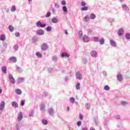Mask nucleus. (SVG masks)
I'll use <instances>...</instances> for the list:
<instances>
[{
  "label": "nucleus",
  "mask_w": 130,
  "mask_h": 130,
  "mask_svg": "<svg viewBox=\"0 0 130 130\" xmlns=\"http://www.w3.org/2000/svg\"><path fill=\"white\" fill-rule=\"evenodd\" d=\"M110 43L113 47H115V46H116V43H115V41H114L113 40H110Z\"/></svg>",
  "instance_id": "4468645a"
},
{
  "label": "nucleus",
  "mask_w": 130,
  "mask_h": 130,
  "mask_svg": "<svg viewBox=\"0 0 130 130\" xmlns=\"http://www.w3.org/2000/svg\"><path fill=\"white\" fill-rule=\"evenodd\" d=\"M11 104L13 107H14L15 108H18V107H19V105L18 104V103L16 102H12Z\"/></svg>",
  "instance_id": "ddd939ff"
},
{
  "label": "nucleus",
  "mask_w": 130,
  "mask_h": 130,
  "mask_svg": "<svg viewBox=\"0 0 130 130\" xmlns=\"http://www.w3.org/2000/svg\"><path fill=\"white\" fill-rule=\"evenodd\" d=\"M61 57H65L66 58H68L69 56H70V55L69 54H67L66 53H62L61 54Z\"/></svg>",
  "instance_id": "a211bd4d"
},
{
  "label": "nucleus",
  "mask_w": 130,
  "mask_h": 130,
  "mask_svg": "<svg viewBox=\"0 0 130 130\" xmlns=\"http://www.w3.org/2000/svg\"><path fill=\"white\" fill-rule=\"evenodd\" d=\"M48 71L49 73H51V72H52V68H48Z\"/></svg>",
  "instance_id": "0e129e2a"
},
{
  "label": "nucleus",
  "mask_w": 130,
  "mask_h": 130,
  "mask_svg": "<svg viewBox=\"0 0 130 130\" xmlns=\"http://www.w3.org/2000/svg\"><path fill=\"white\" fill-rule=\"evenodd\" d=\"M52 59L53 61H57V56H52Z\"/></svg>",
  "instance_id": "4c0bfd02"
},
{
  "label": "nucleus",
  "mask_w": 130,
  "mask_h": 130,
  "mask_svg": "<svg viewBox=\"0 0 130 130\" xmlns=\"http://www.w3.org/2000/svg\"><path fill=\"white\" fill-rule=\"evenodd\" d=\"M109 22H110V23H112V22H114V19H113L112 18H109Z\"/></svg>",
  "instance_id": "13d9d810"
},
{
  "label": "nucleus",
  "mask_w": 130,
  "mask_h": 130,
  "mask_svg": "<svg viewBox=\"0 0 130 130\" xmlns=\"http://www.w3.org/2000/svg\"><path fill=\"white\" fill-rule=\"evenodd\" d=\"M18 82H24L25 81V78L24 77H20L17 79Z\"/></svg>",
  "instance_id": "cd10ccee"
},
{
  "label": "nucleus",
  "mask_w": 130,
  "mask_h": 130,
  "mask_svg": "<svg viewBox=\"0 0 130 130\" xmlns=\"http://www.w3.org/2000/svg\"><path fill=\"white\" fill-rule=\"evenodd\" d=\"M94 120L95 124L97 125L98 124V122H97V117H94Z\"/></svg>",
  "instance_id": "864d4df0"
},
{
  "label": "nucleus",
  "mask_w": 130,
  "mask_h": 130,
  "mask_svg": "<svg viewBox=\"0 0 130 130\" xmlns=\"http://www.w3.org/2000/svg\"><path fill=\"white\" fill-rule=\"evenodd\" d=\"M45 31L43 29H39L36 31L37 35H39V36H42L44 35Z\"/></svg>",
  "instance_id": "7ed1b4c3"
},
{
  "label": "nucleus",
  "mask_w": 130,
  "mask_h": 130,
  "mask_svg": "<svg viewBox=\"0 0 130 130\" xmlns=\"http://www.w3.org/2000/svg\"><path fill=\"white\" fill-rule=\"evenodd\" d=\"M124 32V30H123V28H120L118 31V36H122V35H123Z\"/></svg>",
  "instance_id": "9b49d317"
},
{
  "label": "nucleus",
  "mask_w": 130,
  "mask_h": 130,
  "mask_svg": "<svg viewBox=\"0 0 130 130\" xmlns=\"http://www.w3.org/2000/svg\"><path fill=\"white\" fill-rule=\"evenodd\" d=\"M13 49H14V50H18V49H19V46H18V45H15L13 46Z\"/></svg>",
  "instance_id": "37998d69"
},
{
  "label": "nucleus",
  "mask_w": 130,
  "mask_h": 130,
  "mask_svg": "<svg viewBox=\"0 0 130 130\" xmlns=\"http://www.w3.org/2000/svg\"><path fill=\"white\" fill-rule=\"evenodd\" d=\"M54 5H55V7H56V8L57 9H58V8H59V5H57V4L55 3Z\"/></svg>",
  "instance_id": "69168bd1"
},
{
  "label": "nucleus",
  "mask_w": 130,
  "mask_h": 130,
  "mask_svg": "<svg viewBox=\"0 0 130 130\" xmlns=\"http://www.w3.org/2000/svg\"><path fill=\"white\" fill-rule=\"evenodd\" d=\"M80 88H81V84H80V82H78L76 84V90H80Z\"/></svg>",
  "instance_id": "a878e982"
},
{
  "label": "nucleus",
  "mask_w": 130,
  "mask_h": 130,
  "mask_svg": "<svg viewBox=\"0 0 130 130\" xmlns=\"http://www.w3.org/2000/svg\"><path fill=\"white\" fill-rule=\"evenodd\" d=\"M77 125L78 126H81L82 125V121H78L77 122Z\"/></svg>",
  "instance_id": "c03bdc74"
},
{
  "label": "nucleus",
  "mask_w": 130,
  "mask_h": 130,
  "mask_svg": "<svg viewBox=\"0 0 130 130\" xmlns=\"http://www.w3.org/2000/svg\"><path fill=\"white\" fill-rule=\"evenodd\" d=\"M89 20H90V17H89V16L86 15L83 19L84 22H85V23L87 22L88 21H89Z\"/></svg>",
  "instance_id": "5701e85b"
},
{
  "label": "nucleus",
  "mask_w": 130,
  "mask_h": 130,
  "mask_svg": "<svg viewBox=\"0 0 130 130\" xmlns=\"http://www.w3.org/2000/svg\"><path fill=\"white\" fill-rule=\"evenodd\" d=\"M16 11V6H12L11 8V12H15Z\"/></svg>",
  "instance_id": "a18cd8bd"
},
{
  "label": "nucleus",
  "mask_w": 130,
  "mask_h": 130,
  "mask_svg": "<svg viewBox=\"0 0 130 130\" xmlns=\"http://www.w3.org/2000/svg\"><path fill=\"white\" fill-rule=\"evenodd\" d=\"M61 5H62V6H66V1H62Z\"/></svg>",
  "instance_id": "680f3d73"
},
{
  "label": "nucleus",
  "mask_w": 130,
  "mask_h": 130,
  "mask_svg": "<svg viewBox=\"0 0 130 130\" xmlns=\"http://www.w3.org/2000/svg\"><path fill=\"white\" fill-rule=\"evenodd\" d=\"M104 89L106 91H109V90H110V87H109V86H108V85H105L104 86Z\"/></svg>",
  "instance_id": "e433bc0d"
},
{
  "label": "nucleus",
  "mask_w": 130,
  "mask_h": 130,
  "mask_svg": "<svg viewBox=\"0 0 130 130\" xmlns=\"http://www.w3.org/2000/svg\"><path fill=\"white\" fill-rule=\"evenodd\" d=\"M32 41L34 43H35L37 41V40L35 38L32 39Z\"/></svg>",
  "instance_id": "4d7b16f0"
},
{
  "label": "nucleus",
  "mask_w": 130,
  "mask_h": 130,
  "mask_svg": "<svg viewBox=\"0 0 130 130\" xmlns=\"http://www.w3.org/2000/svg\"><path fill=\"white\" fill-rule=\"evenodd\" d=\"M36 26L37 27H39L40 28H44L46 26V24H42L41 23V21H39L37 22Z\"/></svg>",
  "instance_id": "f03ea898"
},
{
  "label": "nucleus",
  "mask_w": 130,
  "mask_h": 130,
  "mask_svg": "<svg viewBox=\"0 0 130 130\" xmlns=\"http://www.w3.org/2000/svg\"><path fill=\"white\" fill-rule=\"evenodd\" d=\"M78 36H79V37H82L83 36V31L82 30L79 31Z\"/></svg>",
  "instance_id": "a19ab883"
},
{
  "label": "nucleus",
  "mask_w": 130,
  "mask_h": 130,
  "mask_svg": "<svg viewBox=\"0 0 130 130\" xmlns=\"http://www.w3.org/2000/svg\"><path fill=\"white\" fill-rule=\"evenodd\" d=\"M3 46H4V47H5V48H7V47L8 46V44H7V43H4L3 44Z\"/></svg>",
  "instance_id": "052dcab7"
},
{
  "label": "nucleus",
  "mask_w": 130,
  "mask_h": 130,
  "mask_svg": "<svg viewBox=\"0 0 130 130\" xmlns=\"http://www.w3.org/2000/svg\"><path fill=\"white\" fill-rule=\"evenodd\" d=\"M82 41L83 42L87 43L90 41V38H89L87 36L84 35L82 37Z\"/></svg>",
  "instance_id": "39448f33"
},
{
  "label": "nucleus",
  "mask_w": 130,
  "mask_h": 130,
  "mask_svg": "<svg viewBox=\"0 0 130 130\" xmlns=\"http://www.w3.org/2000/svg\"><path fill=\"white\" fill-rule=\"evenodd\" d=\"M22 119H23V113H22V112H20L18 115L17 120L18 121H21Z\"/></svg>",
  "instance_id": "0eeeda50"
},
{
  "label": "nucleus",
  "mask_w": 130,
  "mask_h": 130,
  "mask_svg": "<svg viewBox=\"0 0 130 130\" xmlns=\"http://www.w3.org/2000/svg\"><path fill=\"white\" fill-rule=\"evenodd\" d=\"M86 5H87V4L85 3V2H81V6H82V7H86Z\"/></svg>",
  "instance_id": "de8ad7c7"
},
{
  "label": "nucleus",
  "mask_w": 130,
  "mask_h": 130,
  "mask_svg": "<svg viewBox=\"0 0 130 130\" xmlns=\"http://www.w3.org/2000/svg\"><path fill=\"white\" fill-rule=\"evenodd\" d=\"M121 104L122 105H125L126 104V102H124V101H121Z\"/></svg>",
  "instance_id": "bf43d9fd"
},
{
  "label": "nucleus",
  "mask_w": 130,
  "mask_h": 130,
  "mask_svg": "<svg viewBox=\"0 0 130 130\" xmlns=\"http://www.w3.org/2000/svg\"><path fill=\"white\" fill-rule=\"evenodd\" d=\"M93 41L94 42H99V38L97 37L93 38Z\"/></svg>",
  "instance_id": "58836bf2"
},
{
  "label": "nucleus",
  "mask_w": 130,
  "mask_h": 130,
  "mask_svg": "<svg viewBox=\"0 0 130 130\" xmlns=\"http://www.w3.org/2000/svg\"><path fill=\"white\" fill-rule=\"evenodd\" d=\"M76 79H77L78 80H82V78H83V76L82 75V74L79 72L76 73Z\"/></svg>",
  "instance_id": "1a4fd4ad"
},
{
  "label": "nucleus",
  "mask_w": 130,
  "mask_h": 130,
  "mask_svg": "<svg viewBox=\"0 0 130 130\" xmlns=\"http://www.w3.org/2000/svg\"><path fill=\"white\" fill-rule=\"evenodd\" d=\"M36 54L37 56H38V57H39V58H41V57H42V54L40 53L39 52H37L36 53Z\"/></svg>",
  "instance_id": "bb28decb"
},
{
  "label": "nucleus",
  "mask_w": 130,
  "mask_h": 130,
  "mask_svg": "<svg viewBox=\"0 0 130 130\" xmlns=\"http://www.w3.org/2000/svg\"><path fill=\"white\" fill-rule=\"evenodd\" d=\"M2 71L4 74H7V67L6 66H3L2 68Z\"/></svg>",
  "instance_id": "393cba45"
},
{
  "label": "nucleus",
  "mask_w": 130,
  "mask_h": 130,
  "mask_svg": "<svg viewBox=\"0 0 130 130\" xmlns=\"http://www.w3.org/2000/svg\"><path fill=\"white\" fill-rule=\"evenodd\" d=\"M105 41V39H104V38H102L101 40H99V42L100 43V44H101V45H103V44H104Z\"/></svg>",
  "instance_id": "4be33fe9"
},
{
  "label": "nucleus",
  "mask_w": 130,
  "mask_h": 130,
  "mask_svg": "<svg viewBox=\"0 0 130 130\" xmlns=\"http://www.w3.org/2000/svg\"><path fill=\"white\" fill-rule=\"evenodd\" d=\"M91 19V20H94V19H96V15L94 13H91L90 15L89 19Z\"/></svg>",
  "instance_id": "412c9836"
},
{
  "label": "nucleus",
  "mask_w": 130,
  "mask_h": 130,
  "mask_svg": "<svg viewBox=\"0 0 130 130\" xmlns=\"http://www.w3.org/2000/svg\"><path fill=\"white\" fill-rule=\"evenodd\" d=\"M125 38L127 40H129L130 39V34H126Z\"/></svg>",
  "instance_id": "ea45409f"
},
{
  "label": "nucleus",
  "mask_w": 130,
  "mask_h": 130,
  "mask_svg": "<svg viewBox=\"0 0 130 130\" xmlns=\"http://www.w3.org/2000/svg\"><path fill=\"white\" fill-rule=\"evenodd\" d=\"M117 119H120V116L119 115L116 116Z\"/></svg>",
  "instance_id": "774afa93"
},
{
  "label": "nucleus",
  "mask_w": 130,
  "mask_h": 130,
  "mask_svg": "<svg viewBox=\"0 0 130 130\" xmlns=\"http://www.w3.org/2000/svg\"><path fill=\"white\" fill-rule=\"evenodd\" d=\"M117 79L119 82H121L123 79V77L122 76V75L121 74H118L117 76Z\"/></svg>",
  "instance_id": "9d476101"
},
{
  "label": "nucleus",
  "mask_w": 130,
  "mask_h": 130,
  "mask_svg": "<svg viewBox=\"0 0 130 130\" xmlns=\"http://www.w3.org/2000/svg\"><path fill=\"white\" fill-rule=\"evenodd\" d=\"M0 40L2 41H5V40H6V36L4 34L1 35L0 37Z\"/></svg>",
  "instance_id": "b1692460"
},
{
  "label": "nucleus",
  "mask_w": 130,
  "mask_h": 130,
  "mask_svg": "<svg viewBox=\"0 0 130 130\" xmlns=\"http://www.w3.org/2000/svg\"><path fill=\"white\" fill-rule=\"evenodd\" d=\"M15 35L16 37H20V33L19 32H15Z\"/></svg>",
  "instance_id": "603ef678"
},
{
  "label": "nucleus",
  "mask_w": 130,
  "mask_h": 130,
  "mask_svg": "<svg viewBox=\"0 0 130 130\" xmlns=\"http://www.w3.org/2000/svg\"><path fill=\"white\" fill-rule=\"evenodd\" d=\"M51 15V13L50 12H48L47 13V14L45 16L46 18H49L50 17V15Z\"/></svg>",
  "instance_id": "79ce46f5"
},
{
  "label": "nucleus",
  "mask_w": 130,
  "mask_h": 130,
  "mask_svg": "<svg viewBox=\"0 0 130 130\" xmlns=\"http://www.w3.org/2000/svg\"><path fill=\"white\" fill-rule=\"evenodd\" d=\"M81 11H88L89 8L87 6H84L83 7L81 8Z\"/></svg>",
  "instance_id": "2f4dec72"
},
{
  "label": "nucleus",
  "mask_w": 130,
  "mask_h": 130,
  "mask_svg": "<svg viewBox=\"0 0 130 130\" xmlns=\"http://www.w3.org/2000/svg\"><path fill=\"white\" fill-rule=\"evenodd\" d=\"M52 23H53L54 24H56V23H58V19H57L55 17H53L51 19Z\"/></svg>",
  "instance_id": "2eb2a0df"
},
{
  "label": "nucleus",
  "mask_w": 130,
  "mask_h": 130,
  "mask_svg": "<svg viewBox=\"0 0 130 130\" xmlns=\"http://www.w3.org/2000/svg\"><path fill=\"white\" fill-rule=\"evenodd\" d=\"M16 69L17 70H18V72H22V69H21V68L20 67H16Z\"/></svg>",
  "instance_id": "5fc2aeb1"
},
{
  "label": "nucleus",
  "mask_w": 130,
  "mask_h": 130,
  "mask_svg": "<svg viewBox=\"0 0 130 130\" xmlns=\"http://www.w3.org/2000/svg\"><path fill=\"white\" fill-rule=\"evenodd\" d=\"M8 29L10 32H13V31H14V27H13V25H9Z\"/></svg>",
  "instance_id": "c756f323"
},
{
  "label": "nucleus",
  "mask_w": 130,
  "mask_h": 130,
  "mask_svg": "<svg viewBox=\"0 0 130 130\" xmlns=\"http://www.w3.org/2000/svg\"><path fill=\"white\" fill-rule=\"evenodd\" d=\"M48 48H49L48 44L45 43H43L41 46V49L43 51H46Z\"/></svg>",
  "instance_id": "f257e3e1"
},
{
  "label": "nucleus",
  "mask_w": 130,
  "mask_h": 130,
  "mask_svg": "<svg viewBox=\"0 0 130 130\" xmlns=\"http://www.w3.org/2000/svg\"><path fill=\"white\" fill-rule=\"evenodd\" d=\"M48 113L50 116H52L54 114V111H53V109L52 108H49L48 110Z\"/></svg>",
  "instance_id": "423d86ee"
},
{
  "label": "nucleus",
  "mask_w": 130,
  "mask_h": 130,
  "mask_svg": "<svg viewBox=\"0 0 130 130\" xmlns=\"http://www.w3.org/2000/svg\"><path fill=\"white\" fill-rule=\"evenodd\" d=\"M122 9L123 11H125V12H128L129 11V8L126 6V5L123 4L122 6Z\"/></svg>",
  "instance_id": "6e6552de"
},
{
  "label": "nucleus",
  "mask_w": 130,
  "mask_h": 130,
  "mask_svg": "<svg viewBox=\"0 0 130 130\" xmlns=\"http://www.w3.org/2000/svg\"><path fill=\"white\" fill-rule=\"evenodd\" d=\"M5 106H6V103H5V101H2L0 104V111H1V112H3V110H4Z\"/></svg>",
  "instance_id": "20e7f679"
},
{
  "label": "nucleus",
  "mask_w": 130,
  "mask_h": 130,
  "mask_svg": "<svg viewBox=\"0 0 130 130\" xmlns=\"http://www.w3.org/2000/svg\"><path fill=\"white\" fill-rule=\"evenodd\" d=\"M43 96H45V97H46V96H48V92H44L43 93Z\"/></svg>",
  "instance_id": "8fccbe9b"
},
{
  "label": "nucleus",
  "mask_w": 130,
  "mask_h": 130,
  "mask_svg": "<svg viewBox=\"0 0 130 130\" xmlns=\"http://www.w3.org/2000/svg\"><path fill=\"white\" fill-rule=\"evenodd\" d=\"M90 55L92 57H97V52L96 51H92L90 52Z\"/></svg>",
  "instance_id": "f8f14e48"
},
{
  "label": "nucleus",
  "mask_w": 130,
  "mask_h": 130,
  "mask_svg": "<svg viewBox=\"0 0 130 130\" xmlns=\"http://www.w3.org/2000/svg\"><path fill=\"white\" fill-rule=\"evenodd\" d=\"M81 130H88V128L87 127H83Z\"/></svg>",
  "instance_id": "338daca9"
},
{
  "label": "nucleus",
  "mask_w": 130,
  "mask_h": 130,
  "mask_svg": "<svg viewBox=\"0 0 130 130\" xmlns=\"http://www.w3.org/2000/svg\"><path fill=\"white\" fill-rule=\"evenodd\" d=\"M102 74L104 75V77H107V74L106 73V71H103Z\"/></svg>",
  "instance_id": "3c124183"
},
{
  "label": "nucleus",
  "mask_w": 130,
  "mask_h": 130,
  "mask_svg": "<svg viewBox=\"0 0 130 130\" xmlns=\"http://www.w3.org/2000/svg\"><path fill=\"white\" fill-rule=\"evenodd\" d=\"M25 100H22L21 101V106H24V105H25Z\"/></svg>",
  "instance_id": "49530a36"
},
{
  "label": "nucleus",
  "mask_w": 130,
  "mask_h": 130,
  "mask_svg": "<svg viewBox=\"0 0 130 130\" xmlns=\"http://www.w3.org/2000/svg\"><path fill=\"white\" fill-rule=\"evenodd\" d=\"M87 59L86 58H83V62H84V63H86L87 62Z\"/></svg>",
  "instance_id": "e2e57ef3"
},
{
  "label": "nucleus",
  "mask_w": 130,
  "mask_h": 130,
  "mask_svg": "<svg viewBox=\"0 0 130 130\" xmlns=\"http://www.w3.org/2000/svg\"><path fill=\"white\" fill-rule=\"evenodd\" d=\"M91 108V104H90L89 103H87L85 104V108L87 109H90Z\"/></svg>",
  "instance_id": "c85d7f7f"
},
{
  "label": "nucleus",
  "mask_w": 130,
  "mask_h": 130,
  "mask_svg": "<svg viewBox=\"0 0 130 130\" xmlns=\"http://www.w3.org/2000/svg\"><path fill=\"white\" fill-rule=\"evenodd\" d=\"M34 114V111H32L30 113H29L28 116H29V117H31V116L33 117Z\"/></svg>",
  "instance_id": "09e8293b"
},
{
  "label": "nucleus",
  "mask_w": 130,
  "mask_h": 130,
  "mask_svg": "<svg viewBox=\"0 0 130 130\" xmlns=\"http://www.w3.org/2000/svg\"><path fill=\"white\" fill-rule=\"evenodd\" d=\"M62 10L64 13H68V8H67V6H63Z\"/></svg>",
  "instance_id": "72a5a7b5"
},
{
  "label": "nucleus",
  "mask_w": 130,
  "mask_h": 130,
  "mask_svg": "<svg viewBox=\"0 0 130 130\" xmlns=\"http://www.w3.org/2000/svg\"><path fill=\"white\" fill-rule=\"evenodd\" d=\"M9 60L12 61V62H17V59L14 56H12L9 58Z\"/></svg>",
  "instance_id": "f3484780"
},
{
  "label": "nucleus",
  "mask_w": 130,
  "mask_h": 130,
  "mask_svg": "<svg viewBox=\"0 0 130 130\" xmlns=\"http://www.w3.org/2000/svg\"><path fill=\"white\" fill-rule=\"evenodd\" d=\"M70 100L72 104H74V103H75V98H74L73 97L70 98Z\"/></svg>",
  "instance_id": "f704fd0d"
},
{
  "label": "nucleus",
  "mask_w": 130,
  "mask_h": 130,
  "mask_svg": "<svg viewBox=\"0 0 130 130\" xmlns=\"http://www.w3.org/2000/svg\"><path fill=\"white\" fill-rule=\"evenodd\" d=\"M51 29H52L51 28V26H48L47 27H46V31H47V32H50V31H51Z\"/></svg>",
  "instance_id": "c9c22d12"
},
{
  "label": "nucleus",
  "mask_w": 130,
  "mask_h": 130,
  "mask_svg": "<svg viewBox=\"0 0 130 130\" xmlns=\"http://www.w3.org/2000/svg\"><path fill=\"white\" fill-rule=\"evenodd\" d=\"M42 122L43 124L44 125H46L47 124H48V122L46 119H43L42 120Z\"/></svg>",
  "instance_id": "7c9ffc66"
},
{
  "label": "nucleus",
  "mask_w": 130,
  "mask_h": 130,
  "mask_svg": "<svg viewBox=\"0 0 130 130\" xmlns=\"http://www.w3.org/2000/svg\"><path fill=\"white\" fill-rule=\"evenodd\" d=\"M79 118L81 120H83V115H82L81 114H80Z\"/></svg>",
  "instance_id": "6e6d98bb"
},
{
  "label": "nucleus",
  "mask_w": 130,
  "mask_h": 130,
  "mask_svg": "<svg viewBox=\"0 0 130 130\" xmlns=\"http://www.w3.org/2000/svg\"><path fill=\"white\" fill-rule=\"evenodd\" d=\"M15 128L17 130H19V129H20V128H21V126L20 125V123L16 124V125L15 126Z\"/></svg>",
  "instance_id": "473e14b6"
},
{
  "label": "nucleus",
  "mask_w": 130,
  "mask_h": 130,
  "mask_svg": "<svg viewBox=\"0 0 130 130\" xmlns=\"http://www.w3.org/2000/svg\"><path fill=\"white\" fill-rule=\"evenodd\" d=\"M9 79L10 82H15V79L14 78V77H13L12 75H9Z\"/></svg>",
  "instance_id": "6ab92c4d"
},
{
  "label": "nucleus",
  "mask_w": 130,
  "mask_h": 130,
  "mask_svg": "<svg viewBox=\"0 0 130 130\" xmlns=\"http://www.w3.org/2000/svg\"><path fill=\"white\" fill-rule=\"evenodd\" d=\"M15 92L17 95H22V90L19 88L15 89Z\"/></svg>",
  "instance_id": "dca6fc26"
},
{
  "label": "nucleus",
  "mask_w": 130,
  "mask_h": 130,
  "mask_svg": "<svg viewBox=\"0 0 130 130\" xmlns=\"http://www.w3.org/2000/svg\"><path fill=\"white\" fill-rule=\"evenodd\" d=\"M45 105H44V104H41V106H40L41 111H45Z\"/></svg>",
  "instance_id": "aec40b11"
}]
</instances>
